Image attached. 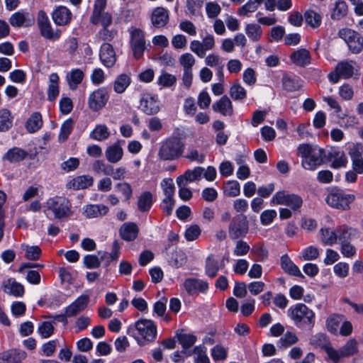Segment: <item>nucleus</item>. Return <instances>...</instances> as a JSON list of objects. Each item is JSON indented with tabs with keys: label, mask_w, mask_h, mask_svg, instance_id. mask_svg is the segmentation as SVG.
Wrapping results in <instances>:
<instances>
[{
	"label": "nucleus",
	"mask_w": 363,
	"mask_h": 363,
	"mask_svg": "<svg viewBox=\"0 0 363 363\" xmlns=\"http://www.w3.org/2000/svg\"><path fill=\"white\" fill-rule=\"evenodd\" d=\"M325 352L327 354L326 360L339 363L357 354L359 352V343L356 339L350 338L340 349L337 350L332 345H328L325 347Z\"/></svg>",
	"instance_id": "f257e3e1"
},
{
	"label": "nucleus",
	"mask_w": 363,
	"mask_h": 363,
	"mask_svg": "<svg viewBox=\"0 0 363 363\" xmlns=\"http://www.w3.org/2000/svg\"><path fill=\"white\" fill-rule=\"evenodd\" d=\"M298 155L303 159V167L308 170H314L323 162V150L308 144L298 146Z\"/></svg>",
	"instance_id": "f03ea898"
},
{
	"label": "nucleus",
	"mask_w": 363,
	"mask_h": 363,
	"mask_svg": "<svg viewBox=\"0 0 363 363\" xmlns=\"http://www.w3.org/2000/svg\"><path fill=\"white\" fill-rule=\"evenodd\" d=\"M184 150V144L177 137L167 138L161 145L158 157L162 160H175L182 157Z\"/></svg>",
	"instance_id": "7ed1b4c3"
},
{
	"label": "nucleus",
	"mask_w": 363,
	"mask_h": 363,
	"mask_svg": "<svg viewBox=\"0 0 363 363\" xmlns=\"http://www.w3.org/2000/svg\"><path fill=\"white\" fill-rule=\"evenodd\" d=\"M291 319L298 327L308 325L313 327L315 323V313L305 304L298 303L289 309Z\"/></svg>",
	"instance_id": "20e7f679"
},
{
	"label": "nucleus",
	"mask_w": 363,
	"mask_h": 363,
	"mask_svg": "<svg viewBox=\"0 0 363 363\" xmlns=\"http://www.w3.org/2000/svg\"><path fill=\"white\" fill-rule=\"evenodd\" d=\"M355 200V196L352 194H345L340 191H333L325 198V202L330 207L348 211L351 203Z\"/></svg>",
	"instance_id": "39448f33"
},
{
	"label": "nucleus",
	"mask_w": 363,
	"mask_h": 363,
	"mask_svg": "<svg viewBox=\"0 0 363 363\" xmlns=\"http://www.w3.org/2000/svg\"><path fill=\"white\" fill-rule=\"evenodd\" d=\"M48 210H50L56 218L62 219L72 214L70 202L64 197L50 199L47 202Z\"/></svg>",
	"instance_id": "423d86ee"
},
{
	"label": "nucleus",
	"mask_w": 363,
	"mask_h": 363,
	"mask_svg": "<svg viewBox=\"0 0 363 363\" xmlns=\"http://www.w3.org/2000/svg\"><path fill=\"white\" fill-rule=\"evenodd\" d=\"M354 64V62L347 60L338 62L335 70L328 75L330 81L335 84L339 81L340 78L349 79L352 77L357 72Z\"/></svg>",
	"instance_id": "0eeeda50"
},
{
	"label": "nucleus",
	"mask_w": 363,
	"mask_h": 363,
	"mask_svg": "<svg viewBox=\"0 0 363 363\" xmlns=\"http://www.w3.org/2000/svg\"><path fill=\"white\" fill-rule=\"evenodd\" d=\"M248 230V220L244 215L235 216L228 225V233L233 240L245 237L247 234Z\"/></svg>",
	"instance_id": "6e6552de"
},
{
	"label": "nucleus",
	"mask_w": 363,
	"mask_h": 363,
	"mask_svg": "<svg viewBox=\"0 0 363 363\" xmlns=\"http://www.w3.org/2000/svg\"><path fill=\"white\" fill-rule=\"evenodd\" d=\"M272 204L286 205L293 210L298 209L303 203L302 199L296 194H287L286 191H278L272 198Z\"/></svg>",
	"instance_id": "1a4fd4ad"
},
{
	"label": "nucleus",
	"mask_w": 363,
	"mask_h": 363,
	"mask_svg": "<svg viewBox=\"0 0 363 363\" xmlns=\"http://www.w3.org/2000/svg\"><path fill=\"white\" fill-rule=\"evenodd\" d=\"M130 47L134 57L137 60L140 59L145 49L144 34L141 30L135 28L131 31Z\"/></svg>",
	"instance_id": "9d476101"
},
{
	"label": "nucleus",
	"mask_w": 363,
	"mask_h": 363,
	"mask_svg": "<svg viewBox=\"0 0 363 363\" xmlns=\"http://www.w3.org/2000/svg\"><path fill=\"white\" fill-rule=\"evenodd\" d=\"M214 47L215 40L211 34L206 35L201 42L193 40L190 43V50L199 57H203L206 52L211 50Z\"/></svg>",
	"instance_id": "9b49d317"
},
{
	"label": "nucleus",
	"mask_w": 363,
	"mask_h": 363,
	"mask_svg": "<svg viewBox=\"0 0 363 363\" xmlns=\"http://www.w3.org/2000/svg\"><path fill=\"white\" fill-rule=\"evenodd\" d=\"M37 20L42 36L51 40H56L59 39L60 33L52 30L50 21L45 12L40 11L38 13Z\"/></svg>",
	"instance_id": "f8f14e48"
},
{
	"label": "nucleus",
	"mask_w": 363,
	"mask_h": 363,
	"mask_svg": "<svg viewBox=\"0 0 363 363\" xmlns=\"http://www.w3.org/2000/svg\"><path fill=\"white\" fill-rule=\"evenodd\" d=\"M108 100V94L105 89L100 88L90 94L88 106L94 111L103 108Z\"/></svg>",
	"instance_id": "ddd939ff"
},
{
	"label": "nucleus",
	"mask_w": 363,
	"mask_h": 363,
	"mask_svg": "<svg viewBox=\"0 0 363 363\" xmlns=\"http://www.w3.org/2000/svg\"><path fill=\"white\" fill-rule=\"evenodd\" d=\"M135 328L139 335L145 340L152 342L157 335V328L155 323L147 319H141L136 322Z\"/></svg>",
	"instance_id": "4468645a"
},
{
	"label": "nucleus",
	"mask_w": 363,
	"mask_h": 363,
	"mask_svg": "<svg viewBox=\"0 0 363 363\" xmlns=\"http://www.w3.org/2000/svg\"><path fill=\"white\" fill-rule=\"evenodd\" d=\"M140 108L147 115H154L160 111V105L157 97L150 94H143L140 99Z\"/></svg>",
	"instance_id": "2eb2a0df"
},
{
	"label": "nucleus",
	"mask_w": 363,
	"mask_h": 363,
	"mask_svg": "<svg viewBox=\"0 0 363 363\" xmlns=\"http://www.w3.org/2000/svg\"><path fill=\"white\" fill-rule=\"evenodd\" d=\"M184 288L189 295H194L199 292H205L208 289V285L203 280L189 278L184 281Z\"/></svg>",
	"instance_id": "dca6fc26"
},
{
	"label": "nucleus",
	"mask_w": 363,
	"mask_h": 363,
	"mask_svg": "<svg viewBox=\"0 0 363 363\" xmlns=\"http://www.w3.org/2000/svg\"><path fill=\"white\" fill-rule=\"evenodd\" d=\"M99 57L102 63L107 67H113L116 62V52L112 45L108 43L101 46Z\"/></svg>",
	"instance_id": "f3484780"
},
{
	"label": "nucleus",
	"mask_w": 363,
	"mask_h": 363,
	"mask_svg": "<svg viewBox=\"0 0 363 363\" xmlns=\"http://www.w3.org/2000/svg\"><path fill=\"white\" fill-rule=\"evenodd\" d=\"M89 301V297L87 295L79 296L65 308V315L68 317L77 315L86 308Z\"/></svg>",
	"instance_id": "a211bd4d"
},
{
	"label": "nucleus",
	"mask_w": 363,
	"mask_h": 363,
	"mask_svg": "<svg viewBox=\"0 0 363 363\" xmlns=\"http://www.w3.org/2000/svg\"><path fill=\"white\" fill-rule=\"evenodd\" d=\"M109 208L104 204H88L83 207L82 215L86 218H95L108 213Z\"/></svg>",
	"instance_id": "6ab92c4d"
},
{
	"label": "nucleus",
	"mask_w": 363,
	"mask_h": 363,
	"mask_svg": "<svg viewBox=\"0 0 363 363\" xmlns=\"http://www.w3.org/2000/svg\"><path fill=\"white\" fill-rule=\"evenodd\" d=\"M35 19L28 13L16 12L13 13L10 18L9 23L13 27H29L34 24Z\"/></svg>",
	"instance_id": "aec40b11"
},
{
	"label": "nucleus",
	"mask_w": 363,
	"mask_h": 363,
	"mask_svg": "<svg viewBox=\"0 0 363 363\" xmlns=\"http://www.w3.org/2000/svg\"><path fill=\"white\" fill-rule=\"evenodd\" d=\"M204 172V168L201 167H196L193 169L187 170L183 174L177 177V185H187L189 182H193L199 180L201 178Z\"/></svg>",
	"instance_id": "412c9836"
},
{
	"label": "nucleus",
	"mask_w": 363,
	"mask_h": 363,
	"mask_svg": "<svg viewBox=\"0 0 363 363\" xmlns=\"http://www.w3.org/2000/svg\"><path fill=\"white\" fill-rule=\"evenodd\" d=\"M169 21V12L163 7L155 8L151 15L152 24L156 28L164 27Z\"/></svg>",
	"instance_id": "4be33fe9"
},
{
	"label": "nucleus",
	"mask_w": 363,
	"mask_h": 363,
	"mask_svg": "<svg viewBox=\"0 0 363 363\" xmlns=\"http://www.w3.org/2000/svg\"><path fill=\"white\" fill-rule=\"evenodd\" d=\"M283 88L287 91H296L303 86V81L296 76L284 73L281 79Z\"/></svg>",
	"instance_id": "5701e85b"
},
{
	"label": "nucleus",
	"mask_w": 363,
	"mask_h": 363,
	"mask_svg": "<svg viewBox=\"0 0 363 363\" xmlns=\"http://www.w3.org/2000/svg\"><path fill=\"white\" fill-rule=\"evenodd\" d=\"M2 289L4 293L13 296H22L24 294V287L13 279H9L2 283Z\"/></svg>",
	"instance_id": "b1692460"
},
{
	"label": "nucleus",
	"mask_w": 363,
	"mask_h": 363,
	"mask_svg": "<svg viewBox=\"0 0 363 363\" xmlns=\"http://www.w3.org/2000/svg\"><path fill=\"white\" fill-rule=\"evenodd\" d=\"M52 19L55 24L58 26H64L68 24L72 18L71 11L65 6H58L53 11Z\"/></svg>",
	"instance_id": "393cba45"
},
{
	"label": "nucleus",
	"mask_w": 363,
	"mask_h": 363,
	"mask_svg": "<svg viewBox=\"0 0 363 363\" xmlns=\"http://www.w3.org/2000/svg\"><path fill=\"white\" fill-rule=\"evenodd\" d=\"M292 62L298 67H305L311 63L310 52L304 48L298 49L291 53L290 57Z\"/></svg>",
	"instance_id": "a878e982"
},
{
	"label": "nucleus",
	"mask_w": 363,
	"mask_h": 363,
	"mask_svg": "<svg viewBox=\"0 0 363 363\" xmlns=\"http://www.w3.org/2000/svg\"><path fill=\"white\" fill-rule=\"evenodd\" d=\"M94 184V178L89 175L77 176L67 183V187L75 190L84 189Z\"/></svg>",
	"instance_id": "bb28decb"
},
{
	"label": "nucleus",
	"mask_w": 363,
	"mask_h": 363,
	"mask_svg": "<svg viewBox=\"0 0 363 363\" xmlns=\"http://www.w3.org/2000/svg\"><path fill=\"white\" fill-rule=\"evenodd\" d=\"M281 267L285 273L298 277H303L300 269L294 263L287 255H284L281 257Z\"/></svg>",
	"instance_id": "cd10ccee"
},
{
	"label": "nucleus",
	"mask_w": 363,
	"mask_h": 363,
	"mask_svg": "<svg viewBox=\"0 0 363 363\" xmlns=\"http://www.w3.org/2000/svg\"><path fill=\"white\" fill-rule=\"evenodd\" d=\"M213 111L220 113L223 116H232L233 108L232 102L227 96H222L218 101L213 104Z\"/></svg>",
	"instance_id": "c85d7f7f"
},
{
	"label": "nucleus",
	"mask_w": 363,
	"mask_h": 363,
	"mask_svg": "<svg viewBox=\"0 0 363 363\" xmlns=\"http://www.w3.org/2000/svg\"><path fill=\"white\" fill-rule=\"evenodd\" d=\"M105 155L109 162L117 163L123 157V150L118 143H116L106 148Z\"/></svg>",
	"instance_id": "c756f323"
},
{
	"label": "nucleus",
	"mask_w": 363,
	"mask_h": 363,
	"mask_svg": "<svg viewBox=\"0 0 363 363\" xmlns=\"http://www.w3.org/2000/svg\"><path fill=\"white\" fill-rule=\"evenodd\" d=\"M60 77L57 73H52L49 76V84L48 88V99L53 101L60 94Z\"/></svg>",
	"instance_id": "7c9ffc66"
},
{
	"label": "nucleus",
	"mask_w": 363,
	"mask_h": 363,
	"mask_svg": "<svg viewBox=\"0 0 363 363\" xmlns=\"http://www.w3.org/2000/svg\"><path fill=\"white\" fill-rule=\"evenodd\" d=\"M348 6L344 0H336L331 9L330 17L333 20L338 21L347 16Z\"/></svg>",
	"instance_id": "2f4dec72"
},
{
	"label": "nucleus",
	"mask_w": 363,
	"mask_h": 363,
	"mask_svg": "<svg viewBox=\"0 0 363 363\" xmlns=\"http://www.w3.org/2000/svg\"><path fill=\"white\" fill-rule=\"evenodd\" d=\"M120 234L121 238L125 240H133L138 236V228L134 223H125L121 226Z\"/></svg>",
	"instance_id": "473e14b6"
},
{
	"label": "nucleus",
	"mask_w": 363,
	"mask_h": 363,
	"mask_svg": "<svg viewBox=\"0 0 363 363\" xmlns=\"http://www.w3.org/2000/svg\"><path fill=\"white\" fill-rule=\"evenodd\" d=\"M28 155V153L26 150L16 147L9 150L4 155L3 159L11 163L18 162L23 160Z\"/></svg>",
	"instance_id": "72a5a7b5"
},
{
	"label": "nucleus",
	"mask_w": 363,
	"mask_h": 363,
	"mask_svg": "<svg viewBox=\"0 0 363 363\" xmlns=\"http://www.w3.org/2000/svg\"><path fill=\"white\" fill-rule=\"evenodd\" d=\"M153 203V196L150 191H144L138 197L137 206L140 212H147Z\"/></svg>",
	"instance_id": "f704fd0d"
},
{
	"label": "nucleus",
	"mask_w": 363,
	"mask_h": 363,
	"mask_svg": "<svg viewBox=\"0 0 363 363\" xmlns=\"http://www.w3.org/2000/svg\"><path fill=\"white\" fill-rule=\"evenodd\" d=\"M264 0H248L244 5L238 9V13L240 16H247L249 13L257 10Z\"/></svg>",
	"instance_id": "c9c22d12"
},
{
	"label": "nucleus",
	"mask_w": 363,
	"mask_h": 363,
	"mask_svg": "<svg viewBox=\"0 0 363 363\" xmlns=\"http://www.w3.org/2000/svg\"><path fill=\"white\" fill-rule=\"evenodd\" d=\"M13 125V116L7 108L0 110V132L8 131Z\"/></svg>",
	"instance_id": "e433bc0d"
},
{
	"label": "nucleus",
	"mask_w": 363,
	"mask_h": 363,
	"mask_svg": "<svg viewBox=\"0 0 363 363\" xmlns=\"http://www.w3.org/2000/svg\"><path fill=\"white\" fill-rule=\"evenodd\" d=\"M332 167L337 169L345 167L348 162L347 156L342 151L334 150L330 153Z\"/></svg>",
	"instance_id": "4c0bfd02"
},
{
	"label": "nucleus",
	"mask_w": 363,
	"mask_h": 363,
	"mask_svg": "<svg viewBox=\"0 0 363 363\" xmlns=\"http://www.w3.org/2000/svg\"><path fill=\"white\" fill-rule=\"evenodd\" d=\"M337 239L342 242H349L356 234V230L346 225L339 226L336 229Z\"/></svg>",
	"instance_id": "58836bf2"
},
{
	"label": "nucleus",
	"mask_w": 363,
	"mask_h": 363,
	"mask_svg": "<svg viewBox=\"0 0 363 363\" xmlns=\"http://www.w3.org/2000/svg\"><path fill=\"white\" fill-rule=\"evenodd\" d=\"M84 72L79 69L72 70L67 76V82L71 89L74 90L82 82Z\"/></svg>",
	"instance_id": "ea45409f"
},
{
	"label": "nucleus",
	"mask_w": 363,
	"mask_h": 363,
	"mask_svg": "<svg viewBox=\"0 0 363 363\" xmlns=\"http://www.w3.org/2000/svg\"><path fill=\"white\" fill-rule=\"evenodd\" d=\"M130 78L125 74H120L113 84L114 91L118 94L123 93L130 84Z\"/></svg>",
	"instance_id": "a19ab883"
},
{
	"label": "nucleus",
	"mask_w": 363,
	"mask_h": 363,
	"mask_svg": "<svg viewBox=\"0 0 363 363\" xmlns=\"http://www.w3.org/2000/svg\"><path fill=\"white\" fill-rule=\"evenodd\" d=\"M344 319L343 315H333L326 321L327 329L334 335H337L340 325Z\"/></svg>",
	"instance_id": "79ce46f5"
},
{
	"label": "nucleus",
	"mask_w": 363,
	"mask_h": 363,
	"mask_svg": "<svg viewBox=\"0 0 363 363\" xmlns=\"http://www.w3.org/2000/svg\"><path fill=\"white\" fill-rule=\"evenodd\" d=\"M219 270L218 261L215 259L213 255H210L206 261V273L210 278L216 276Z\"/></svg>",
	"instance_id": "37998d69"
},
{
	"label": "nucleus",
	"mask_w": 363,
	"mask_h": 363,
	"mask_svg": "<svg viewBox=\"0 0 363 363\" xmlns=\"http://www.w3.org/2000/svg\"><path fill=\"white\" fill-rule=\"evenodd\" d=\"M245 33L251 40L256 42L261 38L262 30L258 24L249 23L245 27Z\"/></svg>",
	"instance_id": "c03bdc74"
},
{
	"label": "nucleus",
	"mask_w": 363,
	"mask_h": 363,
	"mask_svg": "<svg viewBox=\"0 0 363 363\" xmlns=\"http://www.w3.org/2000/svg\"><path fill=\"white\" fill-rule=\"evenodd\" d=\"M321 241L326 245H332L337 242V235L336 230H332L330 228H322L320 230Z\"/></svg>",
	"instance_id": "a18cd8bd"
},
{
	"label": "nucleus",
	"mask_w": 363,
	"mask_h": 363,
	"mask_svg": "<svg viewBox=\"0 0 363 363\" xmlns=\"http://www.w3.org/2000/svg\"><path fill=\"white\" fill-rule=\"evenodd\" d=\"M43 125L41 115L39 113H33L26 122V128L30 133H35Z\"/></svg>",
	"instance_id": "49530a36"
},
{
	"label": "nucleus",
	"mask_w": 363,
	"mask_h": 363,
	"mask_svg": "<svg viewBox=\"0 0 363 363\" xmlns=\"http://www.w3.org/2000/svg\"><path fill=\"white\" fill-rule=\"evenodd\" d=\"M92 169L96 174L108 177L112 173V165L103 160H96L92 164Z\"/></svg>",
	"instance_id": "de8ad7c7"
},
{
	"label": "nucleus",
	"mask_w": 363,
	"mask_h": 363,
	"mask_svg": "<svg viewBox=\"0 0 363 363\" xmlns=\"http://www.w3.org/2000/svg\"><path fill=\"white\" fill-rule=\"evenodd\" d=\"M110 133L106 125H98L91 133V138L98 141H102L107 139Z\"/></svg>",
	"instance_id": "09e8293b"
},
{
	"label": "nucleus",
	"mask_w": 363,
	"mask_h": 363,
	"mask_svg": "<svg viewBox=\"0 0 363 363\" xmlns=\"http://www.w3.org/2000/svg\"><path fill=\"white\" fill-rule=\"evenodd\" d=\"M119 253L120 246L117 241L113 242L111 253H107L106 252H99V254L101 255V260L106 259L107 265H108L111 262L117 260L119 257Z\"/></svg>",
	"instance_id": "8fccbe9b"
},
{
	"label": "nucleus",
	"mask_w": 363,
	"mask_h": 363,
	"mask_svg": "<svg viewBox=\"0 0 363 363\" xmlns=\"http://www.w3.org/2000/svg\"><path fill=\"white\" fill-rule=\"evenodd\" d=\"M304 17L306 23L312 28H318L321 23V16L313 10L306 11Z\"/></svg>",
	"instance_id": "3c124183"
},
{
	"label": "nucleus",
	"mask_w": 363,
	"mask_h": 363,
	"mask_svg": "<svg viewBox=\"0 0 363 363\" xmlns=\"http://www.w3.org/2000/svg\"><path fill=\"white\" fill-rule=\"evenodd\" d=\"M106 5V0H96L93 14L91 17V22L94 24L99 23V17L101 13H104Z\"/></svg>",
	"instance_id": "603ef678"
},
{
	"label": "nucleus",
	"mask_w": 363,
	"mask_h": 363,
	"mask_svg": "<svg viewBox=\"0 0 363 363\" xmlns=\"http://www.w3.org/2000/svg\"><path fill=\"white\" fill-rule=\"evenodd\" d=\"M224 192L230 197L238 196L240 194V185L237 181H228L225 184Z\"/></svg>",
	"instance_id": "864d4df0"
},
{
	"label": "nucleus",
	"mask_w": 363,
	"mask_h": 363,
	"mask_svg": "<svg viewBox=\"0 0 363 363\" xmlns=\"http://www.w3.org/2000/svg\"><path fill=\"white\" fill-rule=\"evenodd\" d=\"M320 256V250L314 246H309L303 250L301 259L305 261L315 260Z\"/></svg>",
	"instance_id": "5fc2aeb1"
},
{
	"label": "nucleus",
	"mask_w": 363,
	"mask_h": 363,
	"mask_svg": "<svg viewBox=\"0 0 363 363\" xmlns=\"http://www.w3.org/2000/svg\"><path fill=\"white\" fill-rule=\"evenodd\" d=\"M21 248L26 252L25 257L30 260H37L41 255V250L38 246L22 245Z\"/></svg>",
	"instance_id": "6e6d98bb"
},
{
	"label": "nucleus",
	"mask_w": 363,
	"mask_h": 363,
	"mask_svg": "<svg viewBox=\"0 0 363 363\" xmlns=\"http://www.w3.org/2000/svg\"><path fill=\"white\" fill-rule=\"evenodd\" d=\"M350 266L347 263L340 262L333 267L334 274L340 279H345L349 275Z\"/></svg>",
	"instance_id": "4d7b16f0"
},
{
	"label": "nucleus",
	"mask_w": 363,
	"mask_h": 363,
	"mask_svg": "<svg viewBox=\"0 0 363 363\" xmlns=\"http://www.w3.org/2000/svg\"><path fill=\"white\" fill-rule=\"evenodd\" d=\"M54 325L52 322L45 321L38 326V331L43 338H48L54 333Z\"/></svg>",
	"instance_id": "13d9d810"
},
{
	"label": "nucleus",
	"mask_w": 363,
	"mask_h": 363,
	"mask_svg": "<svg viewBox=\"0 0 363 363\" xmlns=\"http://www.w3.org/2000/svg\"><path fill=\"white\" fill-rule=\"evenodd\" d=\"M179 62L183 67L184 70H192V67L196 62V60L191 53H184L179 57Z\"/></svg>",
	"instance_id": "bf43d9fd"
},
{
	"label": "nucleus",
	"mask_w": 363,
	"mask_h": 363,
	"mask_svg": "<svg viewBox=\"0 0 363 363\" xmlns=\"http://www.w3.org/2000/svg\"><path fill=\"white\" fill-rule=\"evenodd\" d=\"M161 186L164 194V198H174V184L172 179L167 178L162 180Z\"/></svg>",
	"instance_id": "052dcab7"
},
{
	"label": "nucleus",
	"mask_w": 363,
	"mask_h": 363,
	"mask_svg": "<svg viewBox=\"0 0 363 363\" xmlns=\"http://www.w3.org/2000/svg\"><path fill=\"white\" fill-rule=\"evenodd\" d=\"M230 95L234 100H242L246 97V91L240 84L235 83L230 89Z\"/></svg>",
	"instance_id": "680f3d73"
},
{
	"label": "nucleus",
	"mask_w": 363,
	"mask_h": 363,
	"mask_svg": "<svg viewBox=\"0 0 363 363\" xmlns=\"http://www.w3.org/2000/svg\"><path fill=\"white\" fill-rule=\"evenodd\" d=\"M309 342L315 347H321L325 349L326 346L331 345L328 343L327 337L325 334L318 333L310 337Z\"/></svg>",
	"instance_id": "e2e57ef3"
},
{
	"label": "nucleus",
	"mask_w": 363,
	"mask_h": 363,
	"mask_svg": "<svg viewBox=\"0 0 363 363\" xmlns=\"http://www.w3.org/2000/svg\"><path fill=\"white\" fill-rule=\"evenodd\" d=\"M72 127L73 121L72 119L65 121L61 126L59 140L61 141L66 140L72 132Z\"/></svg>",
	"instance_id": "0e129e2a"
},
{
	"label": "nucleus",
	"mask_w": 363,
	"mask_h": 363,
	"mask_svg": "<svg viewBox=\"0 0 363 363\" xmlns=\"http://www.w3.org/2000/svg\"><path fill=\"white\" fill-rule=\"evenodd\" d=\"M176 82V77L167 72L162 73L158 78V84L164 87H170L173 86Z\"/></svg>",
	"instance_id": "69168bd1"
},
{
	"label": "nucleus",
	"mask_w": 363,
	"mask_h": 363,
	"mask_svg": "<svg viewBox=\"0 0 363 363\" xmlns=\"http://www.w3.org/2000/svg\"><path fill=\"white\" fill-rule=\"evenodd\" d=\"M186 262V257L182 251H176L173 255L170 261L171 264L179 268L185 264Z\"/></svg>",
	"instance_id": "338daca9"
},
{
	"label": "nucleus",
	"mask_w": 363,
	"mask_h": 363,
	"mask_svg": "<svg viewBox=\"0 0 363 363\" xmlns=\"http://www.w3.org/2000/svg\"><path fill=\"white\" fill-rule=\"evenodd\" d=\"M195 363H210L205 347L199 346L194 348Z\"/></svg>",
	"instance_id": "774afa93"
}]
</instances>
